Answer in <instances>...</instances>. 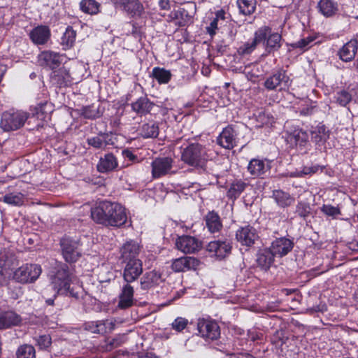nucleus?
<instances>
[{
	"label": "nucleus",
	"mask_w": 358,
	"mask_h": 358,
	"mask_svg": "<svg viewBox=\"0 0 358 358\" xmlns=\"http://www.w3.org/2000/svg\"><path fill=\"white\" fill-rule=\"evenodd\" d=\"M226 358H255L248 353L230 354Z\"/></svg>",
	"instance_id": "63"
},
{
	"label": "nucleus",
	"mask_w": 358,
	"mask_h": 358,
	"mask_svg": "<svg viewBox=\"0 0 358 358\" xmlns=\"http://www.w3.org/2000/svg\"><path fill=\"white\" fill-rule=\"evenodd\" d=\"M275 32L273 31L271 27L269 26H262L259 27L254 34V36L256 38V41H258L259 43H262L264 46L270 36L274 34Z\"/></svg>",
	"instance_id": "39"
},
{
	"label": "nucleus",
	"mask_w": 358,
	"mask_h": 358,
	"mask_svg": "<svg viewBox=\"0 0 358 358\" xmlns=\"http://www.w3.org/2000/svg\"><path fill=\"white\" fill-rule=\"evenodd\" d=\"M3 201H22L24 200V194L16 192V193H10L9 194H6L3 196Z\"/></svg>",
	"instance_id": "60"
},
{
	"label": "nucleus",
	"mask_w": 358,
	"mask_h": 358,
	"mask_svg": "<svg viewBox=\"0 0 358 358\" xmlns=\"http://www.w3.org/2000/svg\"><path fill=\"white\" fill-rule=\"evenodd\" d=\"M315 37L312 36H308L306 38H301V40L293 43L291 44V46L293 48H299L301 50H307L310 44L315 41Z\"/></svg>",
	"instance_id": "51"
},
{
	"label": "nucleus",
	"mask_w": 358,
	"mask_h": 358,
	"mask_svg": "<svg viewBox=\"0 0 358 358\" xmlns=\"http://www.w3.org/2000/svg\"><path fill=\"white\" fill-rule=\"evenodd\" d=\"M199 264V260L192 257H180L173 260L171 267L176 272L185 271L186 269H194Z\"/></svg>",
	"instance_id": "25"
},
{
	"label": "nucleus",
	"mask_w": 358,
	"mask_h": 358,
	"mask_svg": "<svg viewBox=\"0 0 358 358\" xmlns=\"http://www.w3.org/2000/svg\"><path fill=\"white\" fill-rule=\"evenodd\" d=\"M198 335L206 341H215L220 337V327L213 320L199 318L196 323Z\"/></svg>",
	"instance_id": "7"
},
{
	"label": "nucleus",
	"mask_w": 358,
	"mask_h": 358,
	"mask_svg": "<svg viewBox=\"0 0 358 358\" xmlns=\"http://www.w3.org/2000/svg\"><path fill=\"white\" fill-rule=\"evenodd\" d=\"M36 345L41 350H48L51 345L52 339L49 335H41L35 338Z\"/></svg>",
	"instance_id": "54"
},
{
	"label": "nucleus",
	"mask_w": 358,
	"mask_h": 358,
	"mask_svg": "<svg viewBox=\"0 0 358 358\" xmlns=\"http://www.w3.org/2000/svg\"><path fill=\"white\" fill-rule=\"evenodd\" d=\"M309 135L306 131L294 127L287 131V141L301 150L304 149L309 144Z\"/></svg>",
	"instance_id": "10"
},
{
	"label": "nucleus",
	"mask_w": 358,
	"mask_h": 358,
	"mask_svg": "<svg viewBox=\"0 0 358 358\" xmlns=\"http://www.w3.org/2000/svg\"><path fill=\"white\" fill-rule=\"evenodd\" d=\"M206 222L208 230L211 233L218 231L222 227L220 217L218 215L214 212L208 213L206 217Z\"/></svg>",
	"instance_id": "42"
},
{
	"label": "nucleus",
	"mask_w": 358,
	"mask_h": 358,
	"mask_svg": "<svg viewBox=\"0 0 358 358\" xmlns=\"http://www.w3.org/2000/svg\"><path fill=\"white\" fill-rule=\"evenodd\" d=\"M153 106L154 103L146 96H141L131 103L132 110L140 115L149 113Z\"/></svg>",
	"instance_id": "32"
},
{
	"label": "nucleus",
	"mask_w": 358,
	"mask_h": 358,
	"mask_svg": "<svg viewBox=\"0 0 358 358\" xmlns=\"http://www.w3.org/2000/svg\"><path fill=\"white\" fill-rule=\"evenodd\" d=\"M10 264L8 262L5 255H0V287H1L6 280V275L9 269Z\"/></svg>",
	"instance_id": "50"
},
{
	"label": "nucleus",
	"mask_w": 358,
	"mask_h": 358,
	"mask_svg": "<svg viewBox=\"0 0 358 358\" xmlns=\"http://www.w3.org/2000/svg\"><path fill=\"white\" fill-rule=\"evenodd\" d=\"M139 134L144 138H157L159 135V126L155 122L143 124L139 129Z\"/></svg>",
	"instance_id": "34"
},
{
	"label": "nucleus",
	"mask_w": 358,
	"mask_h": 358,
	"mask_svg": "<svg viewBox=\"0 0 358 358\" xmlns=\"http://www.w3.org/2000/svg\"><path fill=\"white\" fill-rule=\"evenodd\" d=\"M273 196L275 201H286L289 199V194L282 190H275Z\"/></svg>",
	"instance_id": "61"
},
{
	"label": "nucleus",
	"mask_w": 358,
	"mask_h": 358,
	"mask_svg": "<svg viewBox=\"0 0 358 358\" xmlns=\"http://www.w3.org/2000/svg\"><path fill=\"white\" fill-rule=\"evenodd\" d=\"M35 349L32 345H21L17 351V358H36Z\"/></svg>",
	"instance_id": "47"
},
{
	"label": "nucleus",
	"mask_w": 358,
	"mask_h": 358,
	"mask_svg": "<svg viewBox=\"0 0 358 358\" xmlns=\"http://www.w3.org/2000/svg\"><path fill=\"white\" fill-rule=\"evenodd\" d=\"M101 334L110 333L114 330L115 321L113 319L99 320Z\"/></svg>",
	"instance_id": "52"
},
{
	"label": "nucleus",
	"mask_w": 358,
	"mask_h": 358,
	"mask_svg": "<svg viewBox=\"0 0 358 358\" xmlns=\"http://www.w3.org/2000/svg\"><path fill=\"white\" fill-rule=\"evenodd\" d=\"M231 241L227 238H221L210 241L206 246V250L211 257H215L219 259L228 256L231 251Z\"/></svg>",
	"instance_id": "9"
},
{
	"label": "nucleus",
	"mask_w": 358,
	"mask_h": 358,
	"mask_svg": "<svg viewBox=\"0 0 358 358\" xmlns=\"http://www.w3.org/2000/svg\"><path fill=\"white\" fill-rule=\"evenodd\" d=\"M239 13L243 15H251L257 8V0H237Z\"/></svg>",
	"instance_id": "36"
},
{
	"label": "nucleus",
	"mask_w": 358,
	"mask_h": 358,
	"mask_svg": "<svg viewBox=\"0 0 358 358\" xmlns=\"http://www.w3.org/2000/svg\"><path fill=\"white\" fill-rule=\"evenodd\" d=\"M264 86L268 90H276L279 88L277 79L273 73L265 80Z\"/></svg>",
	"instance_id": "55"
},
{
	"label": "nucleus",
	"mask_w": 358,
	"mask_h": 358,
	"mask_svg": "<svg viewBox=\"0 0 358 358\" xmlns=\"http://www.w3.org/2000/svg\"><path fill=\"white\" fill-rule=\"evenodd\" d=\"M108 204L109 214L106 227H120L125 224L127 220L126 208L120 203H100Z\"/></svg>",
	"instance_id": "8"
},
{
	"label": "nucleus",
	"mask_w": 358,
	"mask_h": 358,
	"mask_svg": "<svg viewBox=\"0 0 358 358\" xmlns=\"http://www.w3.org/2000/svg\"><path fill=\"white\" fill-rule=\"evenodd\" d=\"M152 76L159 84L168 83L172 76L170 71L160 67H155L152 69Z\"/></svg>",
	"instance_id": "40"
},
{
	"label": "nucleus",
	"mask_w": 358,
	"mask_h": 358,
	"mask_svg": "<svg viewBox=\"0 0 358 358\" xmlns=\"http://www.w3.org/2000/svg\"><path fill=\"white\" fill-rule=\"evenodd\" d=\"M99 320L90 322L85 324V329L93 334H101Z\"/></svg>",
	"instance_id": "59"
},
{
	"label": "nucleus",
	"mask_w": 358,
	"mask_h": 358,
	"mask_svg": "<svg viewBox=\"0 0 358 358\" xmlns=\"http://www.w3.org/2000/svg\"><path fill=\"white\" fill-rule=\"evenodd\" d=\"M270 169L268 161L259 159H252L248 166V171L255 178H264Z\"/></svg>",
	"instance_id": "18"
},
{
	"label": "nucleus",
	"mask_w": 358,
	"mask_h": 358,
	"mask_svg": "<svg viewBox=\"0 0 358 358\" xmlns=\"http://www.w3.org/2000/svg\"><path fill=\"white\" fill-rule=\"evenodd\" d=\"M176 248L185 254L194 253L201 247V242L195 237L190 236H182L176 242Z\"/></svg>",
	"instance_id": "13"
},
{
	"label": "nucleus",
	"mask_w": 358,
	"mask_h": 358,
	"mask_svg": "<svg viewBox=\"0 0 358 358\" xmlns=\"http://www.w3.org/2000/svg\"><path fill=\"white\" fill-rule=\"evenodd\" d=\"M322 210L324 213L329 216H336L341 213L338 207L333 206L331 204H324Z\"/></svg>",
	"instance_id": "57"
},
{
	"label": "nucleus",
	"mask_w": 358,
	"mask_h": 358,
	"mask_svg": "<svg viewBox=\"0 0 358 358\" xmlns=\"http://www.w3.org/2000/svg\"><path fill=\"white\" fill-rule=\"evenodd\" d=\"M282 46V36L278 32H275L274 34L270 36L268 41H266V45L264 46L266 52L268 53L274 52L278 51Z\"/></svg>",
	"instance_id": "38"
},
{
	"label": "nucleus",
	"mask_w": 358,
	"mask_h": 358,
	"mask_svg": "<svg viewBox=\"0 0 358 358\" xmlns=\"http://www.w3.org/2000/svg\"><path fill=\"white\" fill-rule=\"evenodd\" d=\"M29 114L22 110H9L3 113L0 127L4 131H15L22 127Z\"/></svg>",
	"instance_id": "4"
},
{
	"label": "nucleus",
	"mask_w": 358,
	"mask_h": 358,
	"mask_svg": "<svg viewBox=\"0 0 358 358\" xmlns=\"http://www.w3.org/2000/svg\"><path fill=\"white\" fill-rule=\"evenodd\" d=\"M120 3L131 17H139L144 12V7L139 0H120Z\"/></svg>",
	"instance_id": "26"
},
{
	"label": "nucleus",
	"mask_w": 358,
	"mask_h": 358,
	"mask_svg": "<svg viewBox=\"0 0 358 358\" xmlns=\"http://www.w3.org/2000/svg\"><path fill=\"white\" fill-rule=\"evenodd\" d=\"M324 166L320 165H313L311 166H304L301 171H296L291 173L293 177H303L306 175H313L319 170L322 171Z\"/></svg>",
	"instance_id": "46"
},
{
	"label": "nucleus",
	"mask_w": 358,
	"mask_h": 358,
	"mask_svg": "<svg viewBox=\"0 0 358 358\" xmlns=\"http://www.w3.org/2000/svg\"><path fill=\"white\" fill-rule=\"evenodd\" d=\"M139 252L140 245L134 241H129L123 244L120 248V259L122 260L123 263L139 259L138 258Z\"/></svg>",
	"instance_id": "16"
},
{
	"label": "nucleus",
	"mask_w": 358,
	"mask_h": 358,
	"mask_svg": "<svg viewBox=\"0 0 358 358\" xmlns=\"http://www.w3.org/2000/svg\"><path fill=\"white\" fill-rule=\"evenodd\" d=\"M41 267L38 264H26L17 268L13 275L16 282L26 284L35 282L41 273Z\"/></svg>",
	"instance_id": "6"
},
{
	"label": "nucleus",
	"mask_w": 358,
	"mask_h": 358,
	"mask_svg": "<svg viewBox=\"0 0 358 358\" xmlns=\"http://www.w3.org/2000/svg\"><path fill=\"white\" fill-rule=\"evenodd\" d=\"M182 162L194 168H203L207 161L206 149L202 145L191 143L182 152Z\"/></svg>",
	"instance_id": "3"
},
{
	"label": "nucleus",
	"mask_w": 358,
	"mask_h": 358,
	"mask_svg": "<svg viewBox=\"0 0 358 358\" xmlns=\"http://www.w3.org/2000/svg\"><path fill=\"white\" fill-rule=\"evenodd\" d=\"M80 9L90 15L97 14L99 11V3L95 0H82L79 3Z\"/></svg>",
	"instance_id": "43"
},
{
	"label": "nucleus",
	"mask_w": 358,
	"mask_h": 358,
	"mask_svg": "<svg viewBox=\"0 0 358 358\" xmlns=\"http://www.w3.org/2000/svg\"><path fill=\"white\" fill-rule=\"evenodd\" d=\"M80 115L86 119H96L101 115L98 108L94 105L83 107L80 109Z\"/></svg>",
	"instance_id": "48"
},
{
	"label": "nucleus",
	"mask_w": 358,
	"mask_h": 358,
	"mask_svg": "<svg viewBox=\"0 0 358 358\" xmlns=\"http://www.w3.org/2000/svg\"><path fill=\"white\" fill-rule=\"evenodd\" d=\"M220 22L214 18L210 24V26L207 28L208 32L210 35H213L215 34V30L218 28V24Z\"/></svg>",
	"instance_id": "62"
},
{
	"label": "nucleus",
	"mask_w": 358,
	"mask_h": 358,
	"mask_svg": "<svg viewBox=\"0 0 358 358\" xmlns=\"http://www.w3.org/2000/svg\"><path fill=\"white\" fill-rule=\"evenodd\" d=\"M246 183L241 180H237L232 183L227 192V196L230 199H236L241 193L245 189Z\"/></svg>",
	"instance_id": "45"
},
{
	"label": "nucleus",
	"mask_w": 358,
	"mask_h": 358,
	"mask_svg": "<svg viewBox=\"0 0 358 358\" xmlns=\"http://www.w3.org/2000/svg\"><path fill=\"white\" fill-rule=\"evenodd\" d=\"M108 210V204L96 203V205L91 208V217L97 224L106 226L109 217Z\"/></svg>",
	"instance_id": "23"
},
{
	"label": "nucleus",
	"mask_w": 358,
	"mask_h": 358,
	"mask_svg": "<svg viewBox=\"0 0 358 358\" xmlns=\"http://www.w3.org/2000/svg\"><path fill=\"white\" fill-rule=\"evenodd\" d=\"M273 73L277 79V83L280 90L288 88L291 85L292 80L287 75L286 70L280 69L273 72Z\"/></svg>",
	"instance_id": "41"
},
{
	"label": "nucleus",
	"mask_w": 358,
	"mask_h": 358,
	"mask_svg": "<svg viewBox=\"0 0 358 358\" xmlns=\"http://www.w3.org/2000/svg\"><path fill=\"white\" fill-rule=\"evenodd\" d=\"M238 242L242 245L252 246L258 239L259 236L255 228L250 225L241 227L236 233Z\"/></svg>",
	"instance_id": "12"
},
{
	"label": "nucleus",
	"mask_w": 358,
	"mask_h": 358,
	"mask_svg": "<svg viewBox=\"0 0 358 358\" xmlns=\"http://www.w3.org/2000/svg\"><path fill=\"white\" fill-rule=\"evenodd\" d=\"M188 324L189 322L187 319L182 317H178L171 323V327L176 331L181 332L187 327Z\"/></svg>",
	"instance_id": "53"
},
{
	"label": "nucleus",
	"mask_w": 358,
	"mask_h": 358,
	"mask_svg": "<svg viewBox=\"0 0 358 358\" xmlns=\"http://www.w3.org/2000/svg\"><path fill=\"white\" fill-rule=\"evenodd\" d=\"M162 282V274L153 270L146 272L141 278V287L143 290H148L159 285Z\"/></svg>",
	"instance_id": "20"
},
{
	"label": "nucleus",
	"mask_w": 358,
	"mask_h": 358,
	"mask_svg": "<svg viewBox=\"0 0 358 358\" xmlns=\"http://www.w3.org/2000/svg\"><path fill=\"white\" fill-rule=\"evenodd\" d=\"M51 78L52 82L58 87H66L72 83V78L69 70L65 68L53 71Z\"/></svg>",
	"instance_id": "28"
},
{
	"label": "nucleus",
	"mask_w": 358,
	"mask_h": 358,
	"mask_svg": "<svg viewBox=\"0 0 358 358\" xmlns=\"http://www.w3.org/2000/svg\"><path fill=\"white\" fill-rule=\"evenodd\" d=\"M29 37L34 44L44 45L50 37V29L44 25L38 26L31 31Z\"/></svg>",
	"instance_id": "21"
},
{
	"label": "nucleus",
	"mask_w": 358,
	"mask_h": 358,
	"mask_svg": "<svg viewBox=\"0 0 358 358\" xmlns=\"http://www.w3.org/2000/svg\"><path fill=\"white\" fill-rule=\"evenodd\" d=\"M108 134L100 133L96 136L90 137L87 139V144L96 149H104L107 145Z\"/></svg>",
	"instance_id": "44"
},
{
	"label": "nucleus",
	"mask_w": 358,
	"mask_h": 358,
	"mask_svg": "<svg viewBox=\"0 0 358 358\" xmlns=\"http://www.w3.org/2000/svg\"><path fill=\"white\" fill-rule=\"evenodd\" d=\"M80 241L78 238L64 236L60 240L62 255L68 263L77 262L81 256Z\"/></svg>",
	"instance_id": "5"
},
{
	"label": "nucleus",
	"mask_w": 358,
	"mask_h": 358,
	"mask_svg": "<svg viewBox=\"0 0 358 358\" xmlns=\"http://www.w3.org/2000/svg\"><path fill=\"white\" fill-rule=\"evenodd\" d=\"M75 275L69 266L61 263L58 264L50 274V280L52 289L55 291V297L57 295L78 299L79 294L71 287Z\"/></svg>",
	"instance_id": "1"
},
{
	"label": "nucleus",
	"mask_w": 358,
	"mask_h": 358,
	"mask_svg": "<svg viewBox=\"0 0 358 358\" xmlns=\"http://www.w3.org/2000/svg\"><path fill=\"white\" fill-rule=\"evenodd\" d=\"M134 287L130 282H126L122 286V292L119 296L118 307L126 309L131 307L134 303Z\"/></svg>",
	"instance_id": "24"
},
{
	"label": "nucleus",
	"mask_w": 358,
	"mask_h": 358,
	"mask_svg": "<svg viewBox=\"0 0 358 358\" xmlns=\"http://www.w3.org/2000/svg\"><path fill=\"white\" fill-rule=\"evenodd\" d=\"M310 212V208L308 203H299L296 213L301 217H306Z\"/></svg>",
	"instance_id": "58"
},
{
	"label": "nucleus",
	"mask_w": 358,
	"mask_h": 358,
	"mask_svg": "<svg viewBox=\"0 0 358 358\" xmlns=\"http://www.w3.org/2000/svg\"><path fill=\"white\" fill-rule=\"evenodd\" d=\"M248 127L243 123L229 124L223 129L217 138V143L221 147L231 150L239 144H244L245 134Z\"/></svg>",
	"instance_id": "2"
},
{
	"label": "nucleus",
	"mask_w": 358,
	"mask_h": 358,
	"mask_svg": "<svg viewBox=\"0 0 358 358\" xmlns=\"http://www.w3.org/2000/svg\"><path fill=\"white\" fill-rule=\"evenodd\" d=\"M118 166L117 159L113 153H107L99 159L96 169L99 173H106L115 171Z\"/></svg>",
	"instance_id": "19"
},
{
	"label": "nucleus",
	"mask_w": 358,
	"mask_h": 358,
	"mask_svg": "<svg viewBox=\"0 0 358 358\" xmlns=\"http://www.w3.org/2000/svg\"><path fill=\"white\" fill-rule=\"evenodd\" d=\"M274 257L269 248H266L259 251L256 262L262 269L267 271L273 264Z\"/></svg>",
	"instance_id": "29"
},
{
	"label": "nucleus",
	"mask_w": 358,
	"mask_h": 358,
	"mask_svg": "<svg viewBox=\"0 0 358 358\" xmlns=\"http://www.w3.org/2000/svg\"><path fill=\"white\" fill-rule=\"evenodd\" d=\"M257 44H259L258 41H256V38L254 36L252 41L245 43L241 48V52L244 55L250 54L257 47Z\"/></svg>",
	"instance_id": "56"
},
{
	"label": "nucleus",
	"mask_w": 358,
	"mask_h": 358,
	"mask_svg": "<svg viewBox=\"0 0 358 358\" xmlns=\"http://www.w3.org/2000/svg\"><path fill=\"white\" fill-rule=\"evenodd\" d=\"M21 322V317L14 311L0 312V330L17 326Z\"/></svg>",
	"instance_id": "22"
},
{
	"label": "nucleus",
	"mask_w": 358,
	"mask_h": 358,
	"mask_svg": "<svg viewBox=\"0 0 358 358\" xmlns=\"http://www.w3.org/2000/svg\"><path fill=\"white\" fill-rule=\"evenodd\" d=\"M173 17L176 20V24L184 27L191 22L192 16L185 8H180L174 10Z\"/></svg>",
	"instance_id": "37"
},
{
	"label": "nucleus",
	"mask_w": 358,
	"mask_h": 358,
	"mask_svg": "<svg viewBox=\"0 0 358 358\" xmlns=\"http://www.w3.org/2000/svg\"><path fill=\"white\" fill-rule=\"evenodd\" d=\"M61 55L53 51H43L38 56V62L41 66L52 70L57 69L62 63Z\"/></svg>",
	"instance_id": "15"
},
{
	"label": "nucleus",
	"mask_w": 358,
	"mask_h": 358,
	"mask_svg": "<svg viewBox=\"0 0 358 358\" xmlns=\"http://www.w3.org/2000/svg\"><path fill=\"white\" fill-rule=\"evenodd\" d=\"M127 341L125 334H117L113 338H107L104 343L101 345V349L103 352H110L115 348L120 347Z\"/></svg>",
	"instance_id": "31"
},
{
	"label": "nucleus",
	"mask_w": 358,
	"mask_h": 358,
	"mask_svg": "<svg viewBox=\"0 0 358 358\" xmlns=\"http://www.w3.org/2000/svg\"><path fill=\"white\" fill-rule=\"evenodd\" d=\"M357 50V41L351 40L345 44L339 51L340 58L344 62H350L355 58Z\"/></svg>",
	"instance_id": "33"
},
{
	"label": "nucleus",
	"mask_w": 358,
	"mask_h": 358,
	"mask_svg": "<svg viewBox=\"0 0 358 358\" xmlns=\"http://www.w3.org/2000/svg\"><path fill=\"white\" fill-rule=\"evenodd\" d=\"M294 243L287 238H279L273 241L269 250L275 257H282L287 255L293 248Z\"/></svg>",
	"instance_id": "17"
},
{
	"label": "nucleus",
	"mask_w": 358,
	"mask_h": 358,
	"mask_svg": "<svg viewBox=\"0 0 358 358\" xmlns=\"http://www.w3.org/2000/svg\"><path fill=\"white\" fill-rule=\"evenodd\" d=\"M335 99L341 106H346L352 100V95L346 90H343L336 92Z\"/></svg>",
	"instance_id": "49"
},
{
	"label": "nucleus",
	"mask_w": 358,
	"mask_h": 358,
	"mask_svg": "<svg viewBox=\"0 0 358 358\" xmlns=\"http://www.w3.org/2000/svg\"><path fill=\"white\" fill-rule=\"evenodd\" d=\"M312 141L319 146L324 145L329 137V130L322 124L313 127L310 131Z\"/></svg>",
	"instance_id": "27"
},
{
	"label": "nucleus",
	"mask_w": 358,
	"mask_h": 358,
	"mask_svg": "<svg viewBox=\"0 0 358 358\" xmlns=\"http://www.w3.org/2000/svg\"><path fill=\"white\" fill-rule=\"evenodd\" d=\"M173 159L171 157H157L152 161V174L153 178H160L171 172Z\"/></svg>",
	"instance_id": "14"
},
{
	"label": "nucleus",
	"mask_w": 358,
	"mask_h": 358,
	"mask_svg": "<svg viewBox=\"0 0 358 358\" xmlns=\"http://www.w3.org/2000/svg\"><path fill=\"white\" fill-rule=\"evenodd\" d=\"M123 270V279L125 282L136 281L143 273V263L141 259H134L125 262Z\"/></svg>",
	"instance_id": "11"
},
{
	"label": "nucleus",
	"mask_w": 358,
	"mask_h": 358,
	"mask_svg": "<svg viewBox=\"0 0 358 358\" xmlns=\"http://www.w3.org/2000/svg\"><path fill=\"white\" fill-rule=\"evenodd\" d=\"M319 12L326 17L335 15L338 11V5L334 0H320L317 3Z\"/></svg>",
	"instance_id": "30"
},
{
	"label": "nucleus",
	"mask_w": 358,
	"mask_h": 358,
	"mask_svg": "<svg viewBox=\"0 0 358 358\" xmlns=\"http://www.w3.org/2000/svg\"><path fill=\"white\" fill-rule=\"evenodd\" d=\"M76 38V31L71 26H68L61 38V45L63 50H69L73 47Z\"/></svg>",
	"instance_id": "35"
},
{
	"label": "nucleus",
	"mask_w": 358,
	"mask_h": 358,
	"mask_svg": "<svg viewBox=\"0 0 358 358\" xmlns=\"http://www.w3.org/2000/svg\"><path fill=\"white\" fill-rule=\"evenodd\" d=\"M122 155L125 159H128L129 161H134L136 159V156L129 150H124L122 151Z\"/></svg>",
	"instance_id": "64"
}]
</instances>
